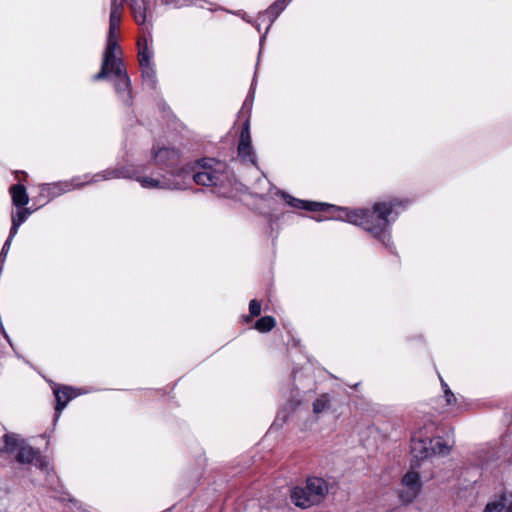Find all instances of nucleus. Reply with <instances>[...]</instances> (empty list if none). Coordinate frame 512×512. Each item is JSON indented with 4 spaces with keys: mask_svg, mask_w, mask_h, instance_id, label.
Instances as JSON below:
<instances>
[{
    "mask_svg": "<svg viewBox=\"0 0 512 512\" xmlns=\"http://www.w3.org/2000/svg\"><path fill=\"white\" fill-rule=\"evenodd\" d=\"M142 78L144 82L150 87L155 88L156 86V74L152 63L140 65Z\"/></svg>",
    "mask_w": 512,
    "mask_h": 512,
    "instance_id": "nucleus-24",
    "label": "nucleus"
},
{
    "mask_svg": "<svg viewBox=\"0 0 512 512\" xmlns=\"http://www.w3.org/2000/svg\"><path fill=\"white\" fill-rule=\"evenodd\" d=\"M54 394L56 397V412L57 418L61 411L66 407L68 402L75 398L78 394L76 390L69 386H63L61 388L54 389Z\"/></svg>",
    "mask_w": 512,
    "mask_h": 512,
    "instance_id": "nucleus-13",
    "label": "nucleus"
},
{
    "mask_svg": "<svg viewBox=\"0 0 512 512\" xmlns=\"http://www.w3.org/2000/svg\"><path fill=\"white\" fill-rule=\"evenodd\" d=\"M6 256L7 254H2V252L0 253V263H3L5 261Z\"/></svg>",
    "mask_w": 512,
    "mask_h": 512,
    "instance_id": "nucleus-32",
    "label": "nucleus"
},
{
    "mask_svg": "<svg viewBox=\"0 0 512 512\" xmlns=\"http://www.w3.org/2000/svg\"><path fill=\"white\" fill-rule=\"evenodd\" d=\"M179 153L173 148H160L154 153L155 164L161 168L169 169L170 178L180 180L178 173L180 169H175L179 163Z\"/></svg>",
    "mask_w": 512,
    "mask_h": 512,
    "instance_id": "nucleus-4",
    "label": "nucleus"
},
{
    "mask_svg": "<svg viewBox=\"0 0 512 512\" xmlns=\"http://www.w3.org/2000/svg\"><path fill=\"white\" fill-rule=\"evenodd\" d=\"M440 380H441V386H442V389L444 392V397H445L447 404H449V405L454 404L456 402L455 395L450 390L449 386L443 381V379L440 378Z\"/></svg>",
    "mask_w": 512,
    "mask_h": 512,
    "instance_id": "nucleus-28",
    "label": "nucleus"
},
{
    "mask_svg": "<svg viewBox=\"0 0 512 512\" xmlns=\"http://www.w3.org/2000/svg\"><path fill=\"white\" fill-rule=\"evenodd\" d=\"M307 490L310 491L307 502L304 504H319L329 492L328 483L320 477H309L306 480Z\"/></svg>",
    "mask_w": 512,
    "mask_h": 512,
    "instance_id": "nucleus-7",
    "label": "nucleus"
},
{
    "mask_svg": "<svg viewBox=\"0 0 512 512\" xmlns=\"http://www.w3.org/2000/svg\"><path fill=\"white\" fill-rule=\"evenodd\" d=\"M123 3L118 0H111L109 25L118 27L122 20Z\"/></svg>",
    "mask_w": 512,
    "mask_h": 512,
    "instance_id": "nucleus-23",
    "label": "nucleus"
},
{
    "mask_svg": "<svg viewBox=\"0 0 512 512\" xmlns=\"http://www.w3.org/2000/svg\"><path fill=\"white\" fill-rule=\"evenodd\" d=\"M15 236H11V232L9 233V236L7 238V240L5 241L4 245H3V248L1 250L2 254H7L9 249H10V246H11V243H12V240Z\"/></svg>",
    "mask_w": 512,
    "mask_h": 512,
    "instance_id": "nucleus-31",
    "label": "nucleus"
},
{
    "mask_svg": "<svg viewBox=\"0 0 512 512\" xmlns=\"http://www.w3.org/2000/svg\"><path fill=\"white\" fill-rule=\"evenodd\" d=\"M289 0H277L275 1L266 11H264L260 18L267 17L269 19V27L275 21V19L280 15V13L286 8Z\"/></svg>",
    "mask_w": 512,
    "mask_h": 512,
    "instance_id": "nucleus-19",
    "label": "nucleus"
},
{
    "mask_svg": "<svg viewBox=\"0 0 512 512\" xmlns=\"http://www.w3.org/2000/svg\"><path fill=\"white\" fill-rule=\"evenodd\" d=\"M138 181L144 188L184 189V186L186 184L185 181L180 182L179 180L172 179L166 176H163L162 179L142 177L139 178Z\"/></svg>",
    "mask_w": 512,
    "mask_h": 512,
    "instance_id": "nucleus-10",
    "label": "nucleus"
},
{
    "mask_svg": "<svg viewBox=\"0 0 512 512\" xmlns=\"http://www.w3.org/2000/svg\"><path fill=\"white\" fill-rule=\"evenodd\" d=\"M166 2L168 4H173L175 7H182L191 3L190 0H166Z\"/></svg>",
    "mask_w": 512,
    "mask_h": 512,
    "instance_id": "nucleus-30",
    "label": "nucleus"
},
{
    "mask_svg": "<svg viewBox=\"0 0 512 512\" xmlns=\"http://www.w3.org/2000/svg\"><path fill=\"white\" fill-rule=\"evenodd\" d=\"M411 453L418 460L431 456L429 439L422 438L421 432L416 433L411 440Z\"/></svg>",
    "mask_w": 512,
    "mask_h": 512,
    "instance_id": "nucleus-11",
    "label": "nucleus"
},
{
    "mask_svg": "<svg viewBox=\"0 0 512 512\" xmlns=\"http://www.w3.org/2000/svg\"><path fill=\"white\" fill-rule=\"evenodd\" d=\"M17 461L22 464H35L41 469L47 467V464L41 459L37 451L30 446H21L16 457Z\"/></svg>",
    "mask_w": 512,
    "mask_h": 512,
    "instance_id": "nucleus-12",
    "label": "nucleus"
},
{
    "mask_svg": "<svg viewBox=\"0 0 512 512\" xmlns=\"http://www.w3.org/2000/svg\"><path fill=\"white\" fill-rule=\"evenodd\" d=\"M485 512H512L511 496L501 495L498 500L486 505Z\"/></svg>",
    "mask_w": 512,
    "mask_h": 512,
    "instance_id": "nucleus-16",
    "label": "nucleus"
},
{
    "mask_svg": "<svg viewBox=\"0 0 512 512\" xmlns=\"http://www.w3.org/2000/svg\"><path fill=\"white\" fill-rule=\"evenodd\" d=\"M404 489L400 491L399 497L402 502L409 504L419 494L421 490L420 475L416 471H408L402 478Z\"/></svg>",
    "mask_w": 512,
    "mask_h": 512,
    "instance_id": "nucleus-5",
    "label": "nucleus"
},
{
    "mask_svg": "<svg viewBox=\"0 0 512 512\" xmlns=\"http://www.w3.org/2000/svg\"><path fill=\"white\" fill-rule=\"evenodd\" d=\"M117 28L116 26H110L108 30L106 47L103 52L102 62H104L105 66L111 60L121 59L119 54H121L120 46L117 42Z\"/></svg>",
    "mask_w": 512,
    "mask_h": 512,
    "instance_id": "nucleus-9",
    "label": "nucleus"
},
{
    "mask_svg": "<svg viewBox=\"0 0 512 512\" xmlns=\"http://www.w3.org/2000/svg\"><path fill=\"white\" fill-rule=\"evenodd\" d=\"M131 9L134 14L135 21L142 25L147 20L148 4L144 0H132Z\"/></svg>",
    "mask_w": 512,
    "mask_h": 512,
    "instance_id": "nucleus-20",
    "label": "nucleus"
},
{
    "mask_svg": "<svg viewBox=\"0 0 512 512\" xmlns=\"http://www.w3.org/2000/svg\"><path fill=\"white\" fill-rule=\"evenodd\" d=\"M275 324L276 322L273 317L264 316L256 321L255 328L260 332H268L275 326Z\"/></svg>",
    "mask_w": 512,
    "mask_h": 512,
    "instance_id": "nucleus-27",
    "label": "nucleus"
},
{
    "mask_svg": "<svg viewBox=\"0 0 512 512\" xmlns=\"http://www.w3.org/2000/svg\"><path fill=\"white\" fill-rule=\"evenodd\" d=\"M180 182L185 181L184 189L191 180L206 187H224L230 183V172L226 163L214 158H203L193 165H186L180 168L177 174Z\"/></svg>",
    "mask_w": 512,
    "mask_h": 512,
    "instance_id": "nucleus-2",
    "label": "nucleus"
},
{
    "mask_svg": "<svg viewBox=\"0 0 512 512\" xmlns=\"http://www.w3.org/2000/svg\"><path fill=\"white\" fill-rule=\"evenodd\" d=\"M430 452L432 455H440L445 456L449 454L451 447L453 445V441L445 440L441 437H435L433 439H429Z\"/></svg>",
    "mask_w": 512,
    "mask_h": 512,
    "instance_id": "nucleus-15",
    "label": "nucleus"
},
{
    "mask_svg": "<svg viewBox=\"0 0 512 512\" xmlns=\"http://www.w3.org/2000/svg\"><path fill=\"white\" fill-rule=\"evenodd\" d=\"M249 311L252 316H258L261 313V305L256 300H251L249 303Z\"/></svg>",
    "mask_w": 512,
    "mask_h": 512,
    "instance_id": "nucleus-29",
    "label": "nucleus"
},
{
    "mask_svg": "<svg viewBox=\"0 0 512 512\" xmlns=\"http://www.w3.org/2000/svg\"><path fill=\"white\" fill-rule=\"evenodd\" d=\"M12 203L16 207H24L29 202V197L26 188L22 184L12 185L9 189Z\"/></svg>",
    "mask_w": 512,
    "mask_h": 512,
    "instance_id": "nucleus-17",
    "label": "nucleus"
},
{
    "mask_svg": "<svg viewBox=\"0 0 512 512\" xmlns=\"http://www.w3.org/2000/svg\"><path fill=\"white\" fill-rule=\"evenodd\" d=\"M399 205L401 202L395 199L388 202H377L373 205L372 210L337 208L339 215L336 218L363 227L385 245H388L390 241V235L387 234L390 227L389 216L393 212L398 213L396 207Z\"/></svg>",
    "mask_w": 512,
    "mask_h": 512,
    "instance_id": "nucleus-1",
    "label": "nucleus"
},
{
    "mask_svg": "<svg viewBox=\"0 0 512 512\" xmlns=\"http://www.w3.org/2000/svg\"><path fill=\"white\" fill-rule=\"evenodd\" d=\"M126 177H130V174L128 170H126L125 168L107 169L105 171L94 174L89 178V180H86L84 182H80L79 178L73 179L71 184H65L67 187L65 190H70L71 188L69 186H71L72 188H81L89 183H97L99 181Z\"/></svg>",
    "mask_w": 512,
    "mask_h": 512,
    "instance_id": "nucleus-6",
    "label": "nucleus"
},
{
    "mask_svg": "<svg viewBox=\"0 0 512 512\" xmlns=\"http://www.w3.org/2000/svg\"><path fill=\"white\" fill-rule=\"evenodd\" d=\"M282 197L287 202L288 205H290L291 207H294V208H298V209H304V210H309V211H318V210H323L324 207H328L327 204L300 200V199L294 198L284 192L282 193Z\"/></svg>",
    "mask_w": 512,
    "mask_h": 512,
    "instance_id": "nucleus-14",
    "label": "nucleus"
},
{
    "mask_svg": "<svg viewBox=\"0 0 512 512\" xmlns=\"http://www.w3.org/2000/svg\"><path fill=\"white\" fill-rule=\"evenodd\" d=\"M18 209L16 213L12 214V226L10 229L11 236H16L19 227L26 221L28 216L31 214L30 210L27 208Z\"/></svg>",
    "mask_w": 512,
    "mask_h": 512,
    "instance_id": "nucleus-21",
    "label": "nucleus"
},
{
    "mask_svg": "<svg viewBox=\"0 0 512 512\" xmlns=\"http://www.w3.org/2000/svg\"><path fill=\"white\" fill-rule=\"evenodd\" d=\"M19 445V438L15 434L6 433L0 437V452H13Z\"/></svg>",
    "mask_w": 512,
    "mask_h": 512,
    "instance_id": "nucleus-22",
    "label": "nucleus"
},
{
    "mask_svg": "<svg viewBox=\"0 0 512 512\" xmlns=\"http://www.w3.org/2000/svg\"><path fill=\"white\" fill-rule=\"evenodd\" d=\"M138 46H139V53H138L139 64L143 65V64H150V63H152L151 62L152 51L148 47L147 40L144 39L143 41H139L138 42Z\"/></svg>",
    "mask_w": 512,
    "mask_h": 512,
    "instance_id": "nucleus-25",
    "label": "nucleus"
},
{
    "mask_svg": "<svg viewBox=\"0 0 512 512\" xmlns=\"http://www.w3.org/2000/svg\"><path fill=\"white\" fill-rule=\"evenodd\" d=\"M309 494H310V491L307 490L306 485L303 487L297 486L291 490V500L296 506H298L300 508H308V507H311L314 505V504H304V502H307L306 499H308Z\"/></svg>",
    "mask_w": 512,
    "mask_h": 512,
    "instance_id": "nucleus-18",
    "label": "nucleus"
},
{
    "mask_svg": "<svg viewBox=\"0 0 512 512\" xmlns=\"http://www.w3.org/2000/svg\"><path fill=\"white\" fill-rule=\"evenodd\" d=\"M238 156L244 162L255 164L256 156L251 145L250 124L247 120L242 128L238 145Z\"/></svg>",
    "mask_w": 512,
    "mask_h": 512,
    "instance_id": "nucleus-8",
    "label": "nucleus"
},
{
    "mask_svg": "<svg viewBox=\"0 0 512 512\" xmlns=\"http://www.w3.org/2000/svg\"><path fill=\"white\" fill-rule=\"evenodd\" d=\"M110 74L116 77L114 84L116 93L125 105L130 106L132 104L131 81L122 59L111 60L106 66L102 62L101 69L93 76V80L106 79Z\"/></svg>",
    "mask_w": 512,
    "mask_h": 512,
    "instance_id": "nucleus-3",
    "label": "nucleus"
},
{
    "mask_svg": "<svg viewBox=\"0 0 512 512\" xmlns=\"http://www.w3.org/2000/svg\"><path fill=\"white\" fill-rule=\"evenodd\" d=\"M314 414H320L330 408V398L328 395H321L312 404Z\"/></svg>",
    "mask_w": 512,
    "mask_h": 512,
    "instance_id": "nucleus-26",
    "label": "nucleus"
}]
</instances>
